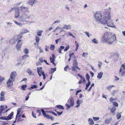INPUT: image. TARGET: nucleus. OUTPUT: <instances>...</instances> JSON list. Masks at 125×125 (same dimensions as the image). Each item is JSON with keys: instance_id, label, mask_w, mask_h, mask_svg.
<instances>
[{"instance_id": "nucleus-19", "label": "nucleus", "mask_w": 125, "mask_h": 125, "mask_svg": "<svg viewBox=\"0 0 125 125\" xmlns=\"http://www.w3.org/2000/svg\"><path fill=\"white\" fill-rule=\"evenodd\" d=\"M41 110L42 112L43 115H44L45 117L47 118L48 116L49 115H47V114H46L45 112V111L43 109H41Z\"/></svg>"}, {"instance_id": "nucleus-47", "label": "nucleus", "mask_w": 125, "mask_h": 125, "mask_svg": "<svg viewBox=\"0 0 125 125\" xmlns=\"http://www.w3.org/2000/svg\"><path fill=\"white\" fill-rule=\"evenodd\" d=\"M91 84V82L90 81H88V83H86V86L88 87Z\"/></svg>"}, {"instance_id": "nucleus-1", "label": "nucleus", "mask_w": 125, "mask_h": 125, "mask_svg": "<svg viewBox=\"0 0 125 125\" xmlns=\"http://www.w3.org/2000/svg\"><path fill=\"white\" fill-rule=\"evenodd\" d=\"M111 10V8L109 7L104 12V19L102 20L101 23L103 24L106 23L108 26L115 28L116 27L113 25V21L111 19V16H109Z\"/></svg>"}, {"instance_id": "nucleus-46", "label": "nucleus", "mask_w": 125, "mask_h": 125, "mask_svg": "<svg viewBox=\"0 0 125 125\" xmlns=\"http://www.w3.org/2000/svg\"><path fill=\"white\" fill-rule=\"evenodd\" d=\"M70 46L69 45H68L65 48L64 50V51L65 52L67 51L69 48Z\"/></svg>"}, {"instance_id": "nucleus-34", "label": "nucleus", "mask_w": 125, "mask_h": 125, "mask_svg": "<svg viewBox=\"0 0 125 125\" xmlns=\"http://www.w3.org/2000/svg\"><path fill=\"white\" fill-rule=\"evenodd\" d=\"M121 113H118L116 117L118 119H119L121 117Z\"/></svg>"}, {"instance_id": "nucleus-37", "label": "nucleus", "mask_w": 125, "mask_h": 125, "mask_svg": "<svg viewBox=\"0 0 125 125\" xmlns=\"http://www.w3.org/2000/svg\"><path fill=\"white\" fill-rule=\"evenodd\" d=\"M100 118L99 117H93V119L94 121H96L99 120Z\"/></svg>"}, {"instance_id": "nucleus-28", "label": "nucleus", "mask_w": 125, "mask_h": 125, "mask_svg": "<svg viewBox=\"0 0 125 125\" xmlns=\"http://www.w3.org/2000/svg\"><path fill=\"white\" fill-rule=\"evenodd\" d=\"M35 40H36V42H38L37 44L38 45L39 44V43L38 42H39V41L40 40V39L39 37L37 36H36L35 38Z\"/></svg>"}, {"instance_id": "nucleus-41", "label": "nucleus", "mask_w": 125, "mask_h": 125, "mask_svg": "<svg viewBox=\"0 0 125 125\" xmlns=\"http://www.w3.org/2000/svg\"><path fill=\"white\" fill-rule=\"evenodd\" d=\"M50 59L51 63H54V61L55 60V59H52L51 57H50Z\"/></svg>"}, {"instance_id": "nucleus-48", "label": "nucleus", "mask_w": 125, "mask_h": 125, "mask_svg": "<svg viewBox=\"0 0 125 125\" xmlns=\"http://www.w3.org/2000/svg\"><path fill=\"white\" fill-rule=\"evenodd\" d=\"M4 79V78L2 77V76H0V82H1L3 81Z\"/></svg>"}, {"instance_id": "nucleus-6", "label": "nucleus", "mask_w": 125, "mask_h": 125, "mask_svg": "<svg viewBox=\"0 0 125 125\" xmlns=\"http://www.w3.org/2000/svg\"><path fill=\"white\" fill-rule=\"evenodd\" d=\"M111 36L112 34L110 32H105L104 35L101 39V41L103 42H105Z\"/></svg>"}, {"instance_id": "nucleus-36", "label": "nucleus", "mask_w": 125, "mask_h": 125, "mask_svg": "<svg viewBox=\"0 0 125 125\" xmlns=\"http://www.w3.org/2000/svg\"><path fill=\"white\" fill-rule=\"evenodd\" d=\"M17 49V50L19 51L21 50V46L19 45H16Z\"/></svg>"}, {"instance_id": "nucleus-60", "label": "nucleus", "mask_w": 125, "mask_h": 125, "mask_svg": "<svg viewBox=\"0 0 125 125\" xmlns=\"http://www.w3.org/2000/svg\"><path fill=\"white\" fill-rule=\"evenodd\" d=\"M88 54V53H86L85 52H83V54L82 55V56L84 57H85V55H86Z\"/></svg>"}, {"instance_id": "nucleus-14", "label": "nucleus", "mask_w": 125, "mask_h": 125, "mask_svg": "<svg viewBox=\"0 0 125 125\" xmlns=\"http://www.w3.org/2000/svg\"><path fill=\"white\" fill-rule=\"evenodd\" d=\"M13 114L14 113L12 112L9 115L7 116H6L7 120H9L11 119V117L13 116Z\"/></svg>"}, {"instance_id": "nucleus-53", "label": "nucleus", "mask_w": 125, "mask_h": 125, "mask_svg": "<svg viewBox=\"0 0 125 125\" xmlns=\"http://www.w3.org/2000/svg\"><path fill=\"white\" fill-rule=\"evenodd\" d=\"M0 110H1V111H3L5 110L4 107L2 105H1L0 106Z\"/></svg>"}, {"instance_id": "nucleus-26", "label": "nucleus", "mask_w": 125, "mask_h": 125, "mask_svg": "<svg viewBox=\"0 0 125 125\" xmlns=\"http://www.w3.org/2000/svg\"><path fill=\"white\" fill-rule=\"evenodd\" d=\"M56 107L58 109H61L62 110H63L64 109V108L61 105H57L56 106Z\"/></svg>"}, {"instance_id": "nucleus-39", "label": "nucleus", "mask_w": 125, "mask_h": 125, "mask_svg": "<svg viewBox=\"0 0 125 125\" xmlns=\"http://www.w3.org/2000/svg\"><path fill=\"white\" fill-rule=\"evenodd\" d=\"M27 72L29 73V75H31V74L32 72L29 69H28L27 70Z\"/></svg>"}, {"instance_id": "nucleus-29", "label": "nucleus", "mask_w": 125, "mask_h": 125, "mask_svg": "<svg viewBox=\"0 0 125 125\" xmlns=\"http://www.w3.org/2000/svg\"><path fill=\"white\" fill-rule=\"evenodd\" d=\"M14 23L16 24L17 25H18V26H19L20 27H21L22 26V24L21 23H20L16 21H14Z\"/></svg>"}, {"instance_id": "nucleus-42", "label": "nucleus", "mask_w": 125, "mask_h": 125, "mask_svg": "<svg viewBox=\"0 0 125 125\" xmlns=\"http://www.w3.org/2000/svg\"><path fill=\"white\" fill-rule=\"evenodd\" d=\"M24 52L26 54H27L28 53H29V51H28V50L26 48L24 50Z\"/></svg>"}, {"instance_id": "nucleus-45", "label": "nucleus", "mask_w": 125, "mask_h": 125, "mask_svg": "<svg viewBox=\"0 0 125 125\" xmlns=\"http://www.w3.org/2000/svg\"><path fill=\"white\" fill-rule=\"evenodd\" d=\"M5 94V92L2 91L0 94V96H4Z\"/></svg>"}, {"instance_id": "nucleus-9", "label": "nucleus", "mask_w": 125, "mask_h": 125, "mask_svg": "<svg viewBox=\"0 0 125 125\" xmlns=\"http://www.w3.org/2000/svg\"><path fill=\"white\" fill-rule=\"evenodd\" d=\"M16 74V73L15 72H11L10 76V79L13 80L15 77Z\"/></svg>"}, {"instance_id": "nucleus-20", "label": "nucleus", "mask_w": 125, "mask_h": 125, "mask_svg": "<svg viewBox=\"0 0 125 125\" xmlns=\"http://www.w3.org/2000/svg\"><path fill=\"white\" fill-rule=\"evenodd\" d=\"M116 109L115 107H113L111 109V111L113 115H115V111Z\"/></svg>"}, {"instance_id": "nucleus-38", "label": "nucleus", "mask_w": 125, "mask_h": 125, "mask_svg": "<svg viewBox=\"0 0 125 125\" xmlns=\"http://www.w3.org/2000/svg\"><path fill=\"white\" fill-rule=\"evenodd\" d=\"M55 46L54 45H51L50 47V49L52 51H53L54 49Z\"/></svg>"}, {"instance_id": "nucleus-56", "label": "nucleus", "mask_w": 125, "mask_h": 125, "mask_svg": "<svg viewBox=\"0 0 125 125\" xmlns=\"http://www.w3.org/2000/svg\"><path fill=\"white\" fill-rule=\"evenodd\" d=\"M49 113H51L52 114L54 115L55 116H57V115L54 112L52 111H49Z\"/></svg>"}, {"instance_id": "nucleus-2", "label": "nucleus", "mask_w": 125, "mask_h": 125, "mask_svg": "<svg viewBox=\"0 0 125 125\" xmlns=\"http://www.w3.org/2000/svg\"><path fill=\"white\" fill-rule=\"evenodd\" d=\"M34 16L32 14L27 13H24L19 18V20L24 22L26 21L28 19L32 20L34 18Z\"/></svg>"}, {"instance_id": "nucleus-59", "label": "nucleus", "mask_w": 125, "mask_h": 125, "mask_svg": "<svg viewBox=\"0 0 125 125\" xmlns=\"http://www.w3.org/2000/svg\"><path fill=\"white\" fill-rule=\"evenodd\" d=\"M20 112H17V114L16 115V117H19L21 116V115H20Z\"/></svg>"}, {"instance_id": "nucleus-49", "label": "nucleus", "mask_w": 125, "mask_h": 125, "mask_svg": "<svg viewBox=\"0 0 125 125\" xmlns=\"http://www.w3.org/2000/svg\"><path fill=\"white\" fill-rule=\"evenodd\" d=\"M42 67H41L40 68L39 67H37V72H38V71L39 72H40V71H42Z\"/></svg>"}, {"instance_id": "nucleus-22", "label": "nucleus", "mask_w": 125, "mask_h": 125, "mask_svg": "<svg viewBox=\"0 0 125 125\" xmlns=\"http://www.w3.org/2000/svg\"><path fill=\"white\" fill-rule=\"evenodd\" d=\"M56 70V68H52L49 72V73L50 74L53 73Z\"/></svg>"}, {"instance_id": "nucleus-35", "label": "nucleus", "mask_w": 125, "mask_h": 125, "mask_svg": "<svg viewBox=\"0 0 125 125\" xmlns=\"http://www.w3.org/2000/svg\"><path fill=\"white\" fill-rule=\"evenodd\" d=\"M84 33L89 38L92 35L91 34H89V32L85 31Z\"/></svg>"}, {"instance_id": "nucleus-58", "label": "nucleus", "mask_w": 125, "mask_h": 125, "mask_svg": "<svg viewBox=\"0 0 125 125\" xmlns=\"http://www.w3.org/2000/svg\"><path fill=\"white\" fill-rule=\"evenodd\" d=\"M102 63L101 62H100L98 64V65L99 68H101V66L102 65Z\"/></svg>"}, {"instance_id": "nucleus-51", "label": "nucleus", "mask_w": 125, "mask_h": 125, "mask_svg": "<svg viewBox=\"0 0 125 125\" xmlns=\"http://www.w3.org/2000/svg\"><path fill=\"white\" fill-rule=\"evenodd\" d=\"M37 113L38 114V116H39L41 115V112L40 110H37Z\"/></svg>"}, {"instance_id": "nucleus-44", "label": "nucleus", "mask_w": 125, "mask_h": 125, "mask_svg": "<svg viewBox=\"0 0 125 125\" xmlns=\"http://www.w3.org/2000/svg\"><path fill=\"white\" fill-rule=\"evenodd\" d=\"M5 100V98L4 96L0 97V101H4Z\"/></svg>"}, {"instance_id": "nucleus-17", "label": "nucleus", "mask_w": 125, "mask_h": 125, "mask_svg": "<svg viewBox=\"0 0 125 125\" xmlns=\"http://www.w3.org/2000/svg\"><path fill=\"white\" fill-rule=\"evenodd\" d=\"M88 121L90 125H93L94 124V122L91 118H89Z\"/></svg>"}, {"instance_id": "nucleus-8", "label": "nucleus", "mask_w": 125, "mask_h": 125, "mask_svg": "<svg viewBox=\"0 0 125 125\" xmlns=\"http://www.w3.org/2000/svg\"><path fill=\"white\" fill-rule=\"evenodd\" d=\"M38 2L37 0H29L28 3L31 5L36 4Z\"/></svg>"}, {"instance_id": "nucleus-57", "label": "nucleus", "mask_w": 125, "mask_h": 125, "mask_svg": "<svg viewBox=\"0 0 125 125\" xmlns=\"http://www.w3.org/2000/svg\"><path fill=\"white\" fill-rule=\"evenodd\" d=\"M109 100L111 102H112L113 103V102L115 100V99L114 98L112 97H111L110 98Z\"/></svg>"}, {"instance_id": "nucleus-5", "label": "nucleus", "mask_w": 125, "mask_h": 125, "mask_svg": "<svg viewBox=\"0 0 125 125\" xmlns=\"http://www.w3.org/2000/svg\"><path fill=\"white\" fill-rule=\"evenodd\" d=\"M110 44H113L116 42V37L115 35H113L109 38L105 42Z\"/></svg>"}, {"instance_id": "nucleus-21", "label": "nucleus", "mask_w": 125, "mask_h": 125, "mask_svg": "<svg viewBox=\"0 0 125 125\" xmlns=\"http://www.w3.org/2000/svg\"><path fill=\"white\" fill-rule=\"evenodd\" d=\"M23 43V41L21 40H19L17 42L16 45L21 46Z\"/></svg>"}, {"instance_id": "nucleus-15", "label": "nucleus", "mask_w": 125, "mask_h": 125, "mask_svg": "<svg viewBox=\"0 0 125 125\" xmlns=\"http://www.w3.org/2000/svg\"><path fill=\"white\" fill-rule=\"evenodd\" d=\"M8 86L10 87L12 86L13 84V83L12 81L9 79L7 83Z\"/></svg>"}, {"instance_id": "nucleus-16", "label": "nucleus", "mask_w": 125, "mask_h": 125, "mask_svg": "<svg viewBox=\"0 0 125 125\" xmlns=\"http://www.w3.org/2000/svg\"><path fill=\"white\" fill-rule=\"evenodd\" d=\"M112 120V118H110L108 119H106L105 120V122L107 124H109Z\"/></svg>"}, {"instance_id": "nucleus-7", "label": "nucleus", "mask_w": 125, "mask_h": 125, "mask_svg": "<svg viewBox=\"0 0 125 125\" xmlns=\"http://www.w3.org/2000/svg\"><path fill=\"white\" fill-rule=\"evenodd\" d=\"M15 10V18H17L19 16V9L18 7L14 9Z\"/></svg>"}, {"instance_id": "nucleus-40", "label": "nucleus", "mask_w": 125, "mask_h": 125, "mask_svg": "<svg viewBox=\"0 0 125 125\" xmlns=\"http://www.w3.org/2000/svg\"><path fill=\"white\" fill-rule=\"evenodd\" d=\"M27 87V85H23L22 86L21 88L23 90H24L25 88Z\"/></svg>"}, {"instance_id": "nucleus-12", "label": "nucleus", "mask_w": 125, "mask_h": 125, "mask_svg": "<svg viewBox=\"0 0 125 125\" xmlns=\"http://www.w3.org/2000/svg\"><path fill=\"white\" fill-rule=\"evenodd\" d=\"M71 26L70 25L66 24L64 25L62 29H64L66 30H69L71 29Z\"/></svg>"}, {"instance_id": "nucleus-10", "label": "nucleus", "mask_w": 125, "mask_h": 125, "mask_svg": "<svg viewBox=\"0 0 125 125\" xmlns=\"http://www.w3.org/2000/svg\"><path fill=\"white\" fill-rule=\"evenodd\" d=\"M22 37V36L20 35H18L14 37L11 40L12 41H14V40H15V39H16L17 40H16V41L18 40L21 39Z\"/></svg>"}, {"instance_id": "nucleus-27", "label": "nucleus", "mask_w": 125, "mask_h": 125, "mask_svg": "<svg viewBox=\"0 0 125 125\" xmlns=\"http://www.w3.org/2000/svg\"><path fill=\"white\" fill-rule=\"evenodd\" d=\"M77 66V65L73 66L72 67V69L73 71H75L76 72H77V71L75 69L76 67Z\"/></svg>"}, {"instance_id": "nucleus-63", "label": "nucleus", "mask_w": 125, "mask_h": 125, "mask_svg": "<svg viewBox=\"0 0 125 125\" xmlns=\"http://www.w3.org/2000/svg\"><path fill=\"white\" fill-rule=\"evenodd\" d=\"M82 79L83 80V84H84L85 83V82H86V81H85V78L84 77Z\"/></svg>"}, {"instance_id": "nucleus-11", "label": "nucleus", "mask_w": 125, "mask_h": 125, "mask_svg": "<svg viewBox=\"0 0 125 125\" xmlns=\"http://www.w3.org/2000/svg\"><path fill=\"white\" fill-rule=\"evenodd\" d=\"M119 74L120 76H124L125 75V71H123V69L121 68L119 72Z\"/></svg>"}, {"instance_id": "nucleus-23", "label": "nucleus", "mask_w": 125, "mask_h": 125, "mask_svg": "<svg viewBox=\"0 0 125 125\" xmlns=\"http://www.w3.org/2000/svg\"><path fill=\"white\" fill-rule=\"evenodd\" d=\"M76 104L77 105L76 106H75L76 108L80 106V104H81L80 103V101L79 99H78L76 102Z\"/></svg>"}, {"instance_id": "nucleus-64", "label": "nucleus", "mask_w": 125, "mask_h": 125, "mask_svg": "<svg viewBox=\"0 0 125 125\" xmlns=\"http://www.w3.org/2000/svg\"><path fill=\"white\" fill-rule=\"evenodd\" d=\"M56 112L57 113V114L58 115H60L62 114V113H63V112L62 111L61 112Z\"/></svg>"}, {"instance_id": "nucleus-50", "label": "nucleus", "mask_w": 125, "mask_h": 125, "mask_svg": "<svg viewBox=\"0 0 125 125\" xmlns=\"http://www.w3.org/2000/svg\"><path fill=\"white\" fill-rule=\"evenodd\" d=\"M113 104L116 107H117L118 106V104L116 102H113Z\"/></svg>"}, {"instance_id": "nucleus-18", "label": "nucleus", "mask_w": 125, "mask_h": 125, "mask_svg": "<svg viewBox=\"0 0 125 125\" xmlns=\"http://www.w3.org/2000/svg\"><path fill=\"white\" fill-rule=\"evenodd\" d=\"M103 74V73L102 72L98 73L97 77L99 79H100L102 77Z\"/></svg>"}, {"instance_id": "nucleus-31", "label": "nucleus", "mask_w": 125, "mask_h": 125, "mask_svg": "<svg viewBox=\"0 0 125 125\" xmlns=\"http://www.w3.org/2000/svg\"><path fill=\"white\" fill-rule=\"evenodd\" d=\"M38 87V86L36 85H32L31 86V87L29 88V89H30L31 90V89H33L35 88H36Z\"/></svg>"}, {"instance_id": "nucleus-55", "label": "nucleus", "mask_w": 125, "mask_h": 125, "mask_svg": "<svg viewBox=\"0 0 125 125\" xmlns=\"http://www.w3.org/2000/svg\"><path fill=\"white\" fill-rule=\"evenodd\" d=\"M94 83H93L91 85V86L90 87L89 89H88V91L89 92L90 91L92 87L94 85Z\"/></svg>"}, {"instance_id": "nucleus-25", "label": "nucleus", "mask_w": 125, "mask_h": 125, "mask_svg": "<svg viewBox=\"0 0 125 125\" xmlns=\"http://www.w3.org/2000/svg\"><path fill=\"white\" fill-rule=\"evenodd\" d=\"M74 56V58H75L73 61V66L77 65L78 64V63L77 62L76 60V58H75V56Z\"/></svg>"}, {"instance_id": "nucleus-30", "label": "nucleus", "mask_w": 125, "mask_h": 125, "mask_svg": "<svg viewBox=\"0 0 125 125\" xmlns=\"http://www.w3.org/2000/svg\"><path fill=\"white\" fill-rule=\"evenodd\" d=\"M1 122L3 123L2 124V125H5L8 124H9V122H10V121H1Z\"/></svg>"}, {"instance_id": "nucleus-24", "label": "nucleus", "mask_w": 125, "mask_h": 125, "mask_svg": "<svg viewBox=\"0 0 125 125\" xmlns=\"http://www.w3.org/2000/svg\"><path fill=\"white\" fill-rule=\"evenodd\" d=\"M43 31H39L37 32V35L39 36H42L41 33L43 32Z\"/></svg>"}, {"instance_id": "nucleus-52", "label": "nucleus", "mask_w": 125, "mask_h": 125, "mask_svg": "<svg viewBox=\"0 0 125 125\" xmlns=\"http://www.w3.org/2000/svg\"><path fill=\"white\" fill-rule=\"evenodd\" d=\"M47 118L48 119H51V120L53 121L54 119V118L52 117L51 116H50L49 115H48V116Z\"/></svg>"}, {"instance_id": "nucleus-13", "label": "nucleus", "mask_w": 125, "mask_h": 125, "mask_svg": "<svg viewBox=\"0 0 125 125\" xmlns=\"http://www.w3.org/2000/svg\"><path fill=\"white\" fill-rule=\"evenodd\" d=\"M21 10L23 12H25L28 11V8L22 6L20 7Z\"/></svg>"}, {"instance_id": "nucleus-3", "label": "nucleus", "mask_w": 125, "mask_h": 125, "mask_svg": "<svg viewBox=\"0 0 125 125\" xmlns=\"http://www.w3.org/2000/svg\"><path fill=\"white\" fill-rule=\"evenodd\" d=\"M94 16L96 21L97 22L100 21L101 23L102 20L104 19V15L103 16L102 13L98 12L94 14Z\"/></svg>"}, {"instance_id": "nucleus-33", "label": "nucleus", "mask_w": 125, "mask_h": 125, "mask_svg": "<svg viewBox=\"0 0 125 125\" xmlns=\"http://www.w3.org/2000/svg\"><path fill=\"white\" fill-rule=\"evenodd\" d=\"M92 42L94 43L97 44L98 43V41L95 38H94L92 40Z\"/></svg>"}, {"instance_id": "nucleus-32", "label": "nucleus", "mask_w": 125, "mask_h": 125, "mask_svg": "<svg viewBox=\"0 0 125 125\" xmlns=\"http://www.w3.org/2000/svg\"><path fill=\"white\" fill-rule=\"evenodd\" d=\"M0 119L8 120L6 116H2L0 117Z\"/></svg>"}, {"instance_id": "nucleus-62", "label": "nucleus", "mask_w": 125, "mask_h": 125, "mask_svg": "<svg viewBox=\"0 0 125 125\" xmlns=\"http://www.w3.org/2000/svg\"><path fill=\"white\" fill-rule=\"evenodd\" d=\"M69 67V66L68 65L66 66L64 68V71H67V69Z\"/></svg>"}, {"instance_id": "nucleus-61", "label": "nucleus", "mask_w": 125, "mask_h": 125, "mask_svg": "<svg viewBox=\"0 0 125 125\" xmlns=\"http://www.w3.org/2000/svg\"><path fill=\"white\" fill-rule=\"evenodd\" d=\"M23 31H24V33H26L29 32V31L26 29H23Z\"/></svg>"}, {"instance_id": "nucleus-4", "label": "nucleus", "mask_w": 125, "mask_h": 125, "mask_svg": "<svg viewBox=\"0 0 125 125\" xmlns=\"http://www.w3.org/2000/svg\"><path fill=\"white\" fill-rule=\"evenodd\" d=\"M67 103H70V105L66 103L65 104V106L67 107V110L70 108L71 107H73L74 104V100L73 98L72 97H71V98H69L68 100Z\"/></svg>"}, {"instance_id": "nucleus-43", "label": "nucleus", "mask_w": 125, "mask_h": 125, "mask_svg": "<svg viewBox=\"0 0 125 125\" xmlns=\"http://www.w3.org/2000/svg\"><path fill=\"white\" fill-rule=\"evenodd\" d=\"M86 79L88 81H90L89 80L90 78V76L89 74L87 73L86 74Z\"/></svg>"}, {"instance_id": "nucleus-54", "label": "nucleus", "mask_w": 125, "mask_h": 125, "mask_svg": "<svg viewBox=\"0 0 125 125\" xmlns=\"http://www.w3.org/2000/svg\"><path fill=\"white\" fill-rule=\"evenodd\" d=\"M29 57V56L27 55H24L22 56V58L24 60L27 57Z\"/></svg>"}]
</instances>
